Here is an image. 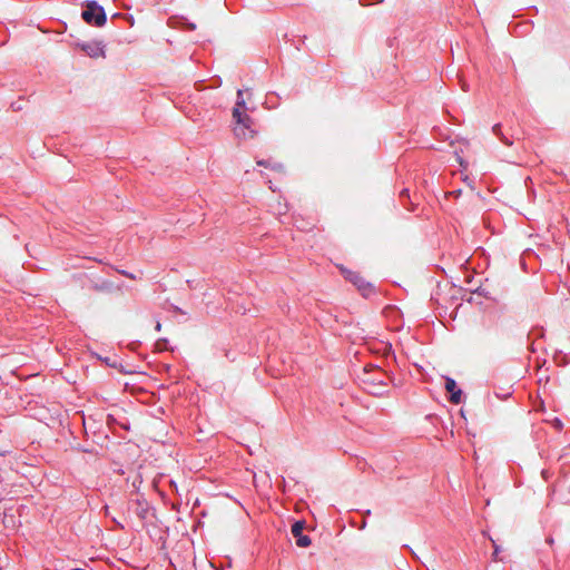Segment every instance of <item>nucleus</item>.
I'll use <instances>...</instances> for the list:
<instances>
[{
	"instance_id": "1",
	"label": "nucleus",
	"mask_w": 570,
	"mask_h": 570,
	"mask_svg": "<svg viewBox=\"0 0 570 570\" xmlns=\"http://www.w3.org/2000/svg\"><path fill=\"white\" fill-rule=\"evenodd\" d=\"M234 134L240 139L253 138L256 134L255 122L248 116L243 90L237 91V101L233 108Z\"/></svg>"
},
{
	"instance_id": "2",
	"label": "nucleus",
	"mask_w": 570,
	"mask_h": 570,
	"mask_svg": "<svg viewBox=\"0 0 570 570\" xmlns=\"http://www.w3.org/2000/svg\"><path fill=\"white\" fill-rule=\"evenodd\" d=\"M81 16L87 23H94L97 27L104 26L107 20L104 9L95 1L87 3V8L82 11Z\"/></svg>"
},
{
	"instance_id": "3",
	"label": "nucleus",
	"mask_w": 570,
	"mask_h": 570,
	"mask_svg": "<svg viewBox=\"0 0 570 570\" xmlns=\"http://www.w3.org/2000/svg\"><path fill=\"white\" fill-rule=\"evenodd\" d=\"M128 512L134 513L139 520H146L151 514V508L147 501L136 499L128 503Z\"/></svg>"
},
{
	"instance_id": "4",
	"label": "nucleus",
	"mask_w": 570,
	"mask_h": 570,
	"mask_svg": "<svg viewBox=\"0 0 570 570\" xmlns=\"http://www.w3.org/2000/svg\"><path fill=\"white\" fill-rule=\"evenodd\" d=\"M345 277V279L350 281L354 284L360 291H365L370 286V284L365 281V278L358 273L351 269H347L343 265L337 266Z\"/></svg>"
},
{
	"instance_id": "5",
	"label": "nucleus",
	"mask_w": 570,
	"mask_h": 570,
	"mask_svg": "<svg viewBox=\"0 0 570 570\" xmlns=\"http://www.w3.org/2000/svg\"><path fill=\"white\" fill-rule=\"evenodd\" d=\"M77 47L83 51L87 56L90 58H104L105 57V49L101 42L91 41V42H83L78 43Z\"/></svg>"
},
{
	"instance_id": "6",
	"label": "nucleus",
	"mask_w": 570,
	"mask_h": 570,
	"mask_svg": "<svg viewBox=\"0 0 570 570\" xmlns=\"http://www.w3.org/2000/svg\"><path fill=\"white\" fill-rule=\"evenodd\" d=\"M305 528L304 521H296L291 529L293 537L296 539V544L299 548H307L312 541L308 535L303 534Z\"/></svg>"
},
{
	"instance_id": "7",
	"label": "nucleus",
	"mask_w": 570,
	"mask_h": 570,
	"mask_svg": "<svg viewBox=\"0 0 570 570\" xmlns=\"http://www.w3.org/2000/svg\"><path fill=\"white\" fill-rule=\"evenodd\" d=\"M493 132L498 136L501 137V140L508 145V146H511L512 145V141H510L509 139H507L502 134H501V125L500 124H497L493 126L492 128Z\"/></svg>"
},
{
	"instance_id": "8",
	"label": "nucleus",
	"mask_w": 570,
	"mask_h": 570,
	"mask_svg": "<svg viewBox=\"0 0 570 570\" xmlns=\"http://www.w3.org/2000/svg\"><path fill=\"white\" fill-rule=\"evenodd\" d=\"M445 390L451 394L452 392H455L456 390H459L456 387V383L453 379L451 377H446L445 379Z\"/></svg>"
},
{
	"instance_id": "9",
	"label": "nucleus",
	"mask_w": 570,
	"mask_h": 570,
	"mask_svg": "<svg viewBox=\"0 0 570 570\" xmlns=\"http://www.w3.org/2000/svg\"><path fill=\"white\" fill-rule=\"evenodd\" d=\"M462 400V391L459 389L455 392H452L450 395V402L453 404L461 403Z\"/></svg>"
},
{
	"instance_id": "10",
	"label": "nucleus",
	"mask_w": 570,
	"mask_h": 570,
	"mask_svg": "<svg viewBox=\"0 0 570 570\" xmlns=\"http://www.w3.org/2000/svg\"><path fill=\"white\" fill-rule=\"evenodd\" d=\"M257 165L258 166H265V167L268 166V164L266 161H264V160H258Z\"/></svg>"
},
{
	"instance_id": "11",
	"label": "nucleus",
	"mask_w": 570,
	"mask_h": 570,
	"mask_svg": "<svg viewBox=\"0 0 570 570\" xmlns=\"http://www.w3.org/2000/svg\"><path fill=\"white\" fill-rule=\"evenodd\" d=\"M186 26L190 30H195L196 29V26L194 23H187Z\"/></svg>"
},
{
	"instance_id": "12",
	"label": "nucleus",
	"mask_w": 570,
	"mask_h": 570,
	"mask_svg": "<svg viewBox=\"0 0 570 570\" xmlns=\"http://www.w3.org/2000/svg\"><path fill=\"white\" fill-rule=\"evenodd\" d=\"M160 328H161V324H160L159 322H157V324H156V330H157V331H160Z\"/></svg>"
},
{
	"instance_id": "13",
	"label": "nucleus",
	"mask_w": 570,
	"mask_h": 570,
	"mask_svg": "<svg viewBox=\"0 0 570 570\" xmlns=\"http://www.w3.org/2000/svg\"><path fill=\"white\" fill-rule=\"evenodd\" d=\"M7 454V451L0 450V456H4Z\"/></svg>"
},
{
	"instance_id": "14",
	"label": "nucleus",
	"mask_w": 570,
	"mask_h": 570,
	"mask_svg": "<svg viewBox=\"0 0 570 570\" xmlns=\"http://www.w3.org/2000/svg\"><path fill=\"white\" fill-rule=\"evenodd\" d=\"M453 194H455V196H459L461 194V190H456Z\"/></svg>"
},
{
	"instance_id": "15",
	"label": "nucleus",
	"mask_w": 570,
	"mask_h": 570,
	"mask_svg": "<svg viewBox=\"0 0 570 570\" xmlns=\"http://www.w3.org/2000/svg\"><path fill=\"white\" fill-rule=\"evenodd\" d=\"M498 552H500V549H498V548L495 547V549H494V553H498Z\"/></svg>"
},
{
	"instance_id": "16",
	"label": "nucleus",
	"mask_w": 570,
	"mask_h": 570,
	"mask_svg": "<svg viewBox=\"0 0 570 570\" xmlns=\"http://www.w3.org/2000/svg\"><path fill=\"white\" fill-rule=\"evenodd\" d=\"M498 552H500V549H498V548L495 547V549H494V553H498Z\"/></svg>"
}]
</instances>
